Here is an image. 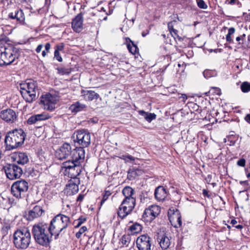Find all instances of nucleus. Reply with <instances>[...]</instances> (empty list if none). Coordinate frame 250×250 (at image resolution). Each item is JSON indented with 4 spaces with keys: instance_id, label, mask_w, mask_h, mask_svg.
Wrapping results in <instances>:
<instances>
[{
    "instance_id": "f257e3e1",
    "label": "nucleus",
    "mask_w": 250,
    "mask_h": 250,
    "mask_svg": "<svg viewBox=\"0 0 250 250\" xmlns=\"http://www.w3.org/2000/svg\"><path fill=\"white\" fill-rule=\"evenodd\" d=\"M85 158V151L82 149L75 151L72 160H66L61 166V172L65 176L75 179L80 174L83 169L82 163Z\"/></svg>"
},
{
    "instance_id": "f03ea898",
    "label": "nucleus",
    "mask_w": 250,
    "mask_h": 250,
    "mask_svg": "<svg viewBox=\"0 0 250 250\" xmlns=\"http://www.w3.org/2000/svg\"><path fill=\"white\" fill-rule=\"evenodd\" d=\"M47 225L45 223H39L35 224L32 228V233L35 242L38 244L47 247L49 245L52 236L46 231Z\"/></svg>"
},
{
    "instance_id": "7ed1b4c3",
    "label": "nucleus",
    "mask_w": 250,
    "mask_h": 250,
    "mask_svg": "<svg viewBox=\"0 0 250 250\" xmlns=\"http://www.w3.org/2000/svg\"><path fill=\"white\" fill-rule=\"evenodd\" d=\"M70 224L69 218L64 215L59 214L57 215L51 221L48 231L52 236H55V239H57L60 233L65 229Z\"/></svg>"
},
{
    "instance_id": "20e7f679",
    "label": "nucleus",
    "mask_w": 250,
    "mask_h": 250,
    "mask_svg": "<svg viewBox=\"0 0 250 250\" xmlns=\"http://www.w3.org/2000/svg\"><path fill=\"white\" fill-rule=\"evenodd\" d=\"M25 138V133L21 129H16L9 132L4 140L6 149L11 150L18 148L23 144Z\"/></svg>"
},
{
    "instance_id": "39448f33",
    "label": "nucleus",
    "mask_w": 250,
    "mask_h": 250,
    "mask_svg": "<svg viewBox=\"0 0 250 250\" xmlns=\"http://www.w3.org/2000/svg\"><path fill=\"white\" fill-rule=\"evenodd\" d=\"M31 242L29 228H24L16 231L14 234V243L18 249H26Z\"/></svg>"
},
{
    "instance_id": "423d86ee",
    "label": "nucleus",
    "mask_w": 250,
    "mask_h": 250,
    "mask_svg": "<svg viewBox=\"0 0 250 250\" xmlns=\"http://www.w3.org/2000/svg\"><path fill=\"white\" fill-rule=\"evenodd\" d=\"M82 149L84 150L82 147H77L72 149L71 146L68 143H64L55 153L56 157L61 160L67 159V160H72L73 154L75 151L78 152Z\"/></svg>"
},
{
    "instance_id": "0eeeda50",
    "label": "nucleus",
    "mask_w": 250,
    "mask_h": 250,
    "mask_svg": "<svg viewBox=\"0 0 250 250\" xmlns=\"http://www.w3.org/2000/svg\"><path fill=\"white\" fill-rule=\"evenodd\" d=\"M135 205V198L124 199L118 209V216L122 219L125 218L132 211Z\"/></svg>"
},
{
    "instance_id": "6e6552de",
    "label": "nucleus",
    "mask_w": 250,
    "mask_h": 250,
    "mask_svg": "<svg viewBox=\"0 0 250 250\" xmlns=\"http://www.w3.org/2000/svg\"><path fill=\"white\" fill-rule=\"evenodd\" d=\"M6 177L10 180L20 178L22 174V168L16 164H6L3 167Z\"/></svg>"
},
{
    "instance_id": "1a4fd4ad",
    "label": "nucleus",
    "mask_w": 250,
    "mask_h": 250,
    "mask_svg": "<svg viewBox=\"0 0 250 250\" xmlns=\"http://www.w3.org/2000/svg\"><path fill=\"white\" fill-rule=\"evenodd\" d=\"M28 183L25 180L15 182L11 186V193L17 198H20L21 193L25 192L28 189Z\"/></svg>"
},
{
    "instance_id": "9d476101",
    "label": "nucleus",
    "mask_w": 250,
    "mask_h": 250,
    "mask_svg": "<svg viewBox=\"0 0 250 250\" xmlns=\"http://www.w3.org/2000/svg\"><path fill=\"white\" fill-rule=\"evenodd\" d=\"M157 239L161 248L167 250L169 248L171 244L170 236L169 233L166 231L163 228L160 229L157 233Z\"/></svg>"
},
{
    "instance_id": "9b49d317",
    "label": "nucleus",
    "mask_w": 250,
    "mask_h": 250,
    "mask_svg": "<svg viewBox=\"0 0 250 250\" xmlns=\"http://www.w3.org/2000/svg\"><path fill=\"white\" fill-rule=\"evenodd\" d=\"M76 136L75 142L81 146L80 147H87L90 144L91 137L89 132L85 130H78L75 133Z\"/></svg>"
},
{
    "instance_id": "f8f14e48",
    "label": "nucleus",
    "mask_w": 250,
    "mask_h": 250,
    "mask_svg": "<svg viewBox=\"0 0 250 250\" xmlns=\"http://www.w3.org/2000/svg\"><path fill=\"white\" fill-rule=\"evenodd\" d=\"M59 100L58 96L48 93L42 96L41 103L44 105L45 109L53 111L55 109L56 104Z\"/></svg>"
},
{
    "instance_id": "ddd939ff",
    "label": "nucleus",
    "mask_w": 250,
    "mask_h": 250,
    "mask_svg": "<svg viewBox=\"0 0 250 250\" xmlns=\"http://www.w3.org/2000/svg\"><path fill=\"white\" fill-rule=\"evenodd\" d=\"M161 212V208L157 205H151L146 208L142 217L146 222H150L153 221Z\"/></svg>"
},
{
    "instance_id": "4468645a",
    "label": "nucleus",
    "mask_w": 250,
    "mask_h": 250,
    "mask_svg": "<svg viewBox=\"0 0 250 250\" xmlns=\"http://www.w3.org/2000/svg\"><path fill=\"white\" fill-rule=\"evenodd\" d=\"M138 250H151V238L147 235H142L136 240Z\"/></svg>"
},
{
    "instance_id": "2eb2a0df",
    "label": "nucleus",
    "mask_w": 250,
    "mask_h": 250,
    "mask_svg": "<svg viewBox=\"0 0 250 250\" xmlns=\"http://www.w3.org/2000/svg\"><path fill=\"white\" fill-rule=\"evenodd\" d=\"M1 119L9 123H14L17 119V116L16 112L12 109H6L0 112Z\"/></svg>"
},
{
    "instance_id": "dca6fc26",
    "label": "nucleus",
    "mask_w": 250,
    "mask_h": 250,
    "mask_svg": "<svg viewBox=\"0 0 250 250\" xmlns=\"http://www.w3.org/2000/svg\"><path fill=\"white\" fill-rule=\"evenodd\" d=\"M65 190V193L68 195L76 194L79 191L78 185L80 183L79 179L75 178L70 180Z\"/></svg>"
},
{
    "instance_id": "f3484780",
    "label": "nucleus",
    "mask_w": 250,
    "mask_h": 250,
    "mask_svg": "<svg viewBox=\"0 0 250 250\" xmlns=\"http://www.w3.org/2000/svg\"><path fill=\"white\" fill-rule=\"evenodd\" d=\"M30 83L26 82L21 84V93L24 99L29 103L31 102V93Z\"/></svg>"
},
{
    "instance_id": "a211bd4d",
    "label": "nucleus",
    "mask_w": 250,
    "mask_h": 250,
    "mask_svg": "<svg viewBox=\"0 0 250 250\" xmlns=\"http://www.w3.org/2000/svg\"><path fill=\"white\" fill-rule=\"evenodd\" d=\"M83 18L81 13L79 14L72 21V27L76 32H80L83 29Z\"/></svg>"
},
{
    "instance_id": "6ab92c4d",
    "label": "nucleus",
    "mask_w": 250,
    "mask_h": 250,
    "mask_svg": "<svg viewBox=\"0 0 250 250\" xmlns=\"http://www.w3.org/2000/svg\"><path fill=\"white\" fill-rule=\"evenodd\" d=\"M81 93V97L86 101H91L99 97L98 93L92 90H83Z\"/></svg>"
},
{
    "instance_id": "aec40b11",
    "label": "nucleus",
    "mask_w": 250,
    "mask_h": 250,
    "mask_svg": "<svg viewBox=\"0 0 250 250\" xmlns=\"http://www.w3.org/2000/svg\"><path fill=\"white\" fill-rule=\"evenodd\" d=\"M167 196L166 189L161 186L157 187L155 190V197L157 200L163 201Z\"/></svg>"
},
{
    "instance_id": "412c9836",
    "label": "nucleus",
    "mask_w": 250,
    "mask_h": 250,
    "mask_svg": "<svg viewBox=\"0 0 250 250\" xmlns=\"http://www.w3.org/2000/svg\"><path fill=\"white\" fill-rule=\"evenodd\" d=\"M169 219L171 223L172 222H173V223H177L174 224V227L179 228L181 226L182 223L181 216L180 212L177 209L173 212L172 215L169 217Z\"/></svg>"
},
{
    "instance_id": "4be33fe9",
    "label": "nucleus",
    "mask_w": 250,
    "mask_h": 250,
    "mask_svg": "<svg viewBox=\"0 0 250 250\" xmlns=\"http://www.w3.org/2000/svg\"><path fill=\"white\" fill-rule=\"evenodd\" d=\"M127 42V47L129 51L132 54L135 55L138 52L139 49L137 45L130 40L129 38L126 39Z\"/></svg>"
},
{
    "instance_id": "5701e85b",
    "label": "nucleus",
    "mask_w": 250,
    "mask_h": 250,
    "mask_svg": "<svg viewBox=\"0 0 250 250\" xmlns=\"http://www.w3.org/2000/svg\"><path fill=\"white\" fill-rule=\"evenodd\" d=\"M138 112L140 115L143 116L145 120L149 123L154 120L156 117V115L154 113L147 112L144 110H139Z\"/></svg>"
},
{
    "instance_id": "b1692460",
    "label": "nucleus",
    "mask_w": 250,
    "mask_h": 250,
    "mask_svg": "<svg viewBox=\"0 0 250 250\" xmlns=\"http://www.w3.org/2000/svg\"><path fill=\"white\" fill-rule=\"evenodd\" d=\"M17 162L19 164L24 165L27 163L29 159L27 154L25 153H19L16 158Z\"/></svg>"
},
{
    "instance_id": "393cba45",
    "label": "nucleus",
    "mask_w": 250,
    "mask_h": 250,
    "mask_svg": "<svg viewBox=\"0 0 250 250\" xmlns=\"http://www.w3.org/2000/svg\"><path fill=\"white\" fill-rule=\"evenodd\" d=\"M86 107L85 104H82L80 103L79 102H77L73 104H72L70 106V109L72 112H78L83 109H84Z\"/></svg>"
},
{
    "instance_id": "a878e982",
    "label": "nucleus",
    "mask_w": 250,
    "mask_h": 250,
    "mask_svg": "<svg viewBox=\"0 0 250 250\" xmlns=\"http://www.w3.org/2000/svg\"><path fill=\"white\" fill-rule=\"evenodd\" d=\"M122 193L125 196V199L134 198L133 196L134 191L132 188L130 187H125L124 188Z\"/></svg>"
},
{
    "instance_id": "bb28decb",
    "label": "nucleus",
    "mask_w": 250,
    "mask_h": 250,
    "mask_svg": "<svg viewBox=\"0 0 250 250\" xmlns=\"http://www.w3.org/2000/svg\"><path fill=\"white\" fill-rule=\"evenodd\" d=\"M50 117V116L48 114L45 113L32 116V124L38 121L47 120Z\"/></svg>"
},
{
    "instance_id": "cd10ccee",
    "label": "nucleus",
    "mask_w": 250,
    "mask_h": 250,
    "mask_svg": "<svg viewBox=\"0 0 250 250\" xmlns=\"http://www.w3.org/2000/svg\"><path fill=\"white\" fill-rule=\"evenodd\" d=\"M142 229V226L137 223H135V224L132 225L129 227V230L131 231V233L135 234L137 233L140 232Z\"/></svg>"
},
{
    "instance_id": "c85d7f7f",
    "label": "nucleus",
    "mask_w": 250,
    "mask_h": 250,
    "mask_svg": "<svg viewBox=\"0 0 250 250\" xmlns=\"http://www.w3.org/2000/svg\"><path fill=\"white\" fill-rule=\"evenodd\" d=\"M42 213V209L40 206H36L32 209V218L40 216Z\"/></svg>"
},
{
    "instance_id": "c756f323",
    "label": "nucleus",
    "mask_w": 250,
    "mask_h": 250,
    "mask_svg": "<svg viewBox=\"0 0 250 250\" xmlns=\"http://www.w3.org/2000/svg\"><path fill=\"white\" fill-rule=\"evenodd\" d=\"M235 29L233 27H231L229 29L228 33L226 35V40L229 43H234L231 36L234 33Z\"/></svg>"
},
{
    "instance_id": "7c9ffc66",
    "label": "nucleus",
    "mask_w": 250,
    "mask_h": 250,
    "mask_svg": "<svg viewBox=\"0 0 250 250\" xmlns=\"http://www.w3.org/2000/svg\"><path fill=\"white\" fill-rule=\"evenodd\" d=\"M32 85L34 86V87L32 88L33 89L32 90V100H33L34 98H35L36 97V92L38 93L37 97L39 96V93H40V91L41 89L38 87L36 82H33V83H32Z\"/></svg>"
},
{
    "instance_id": "2f4dec72",
    "label": "nucleus",
    "mask_w": 250,
    "mask_h": 250,
    "mask_svg": "<svg viewBox=\"0 0 250 250\" xmlns=\"http://www.w3.org/2000/svg\"><path fill=\"white\" fill-rule=\"evenodd\" d=\"M143 171L140 169H133L130 172H129L128 177L131 176L133 178H135L137 176L140 175L142 174Z\"/></svg>"
},
{
    "instance_id": "473e14b6",
    "label": "nucleus",
    "mask_w": 250,
    "mask_h": 250,
    "mask_svg": "<svg viewBox=\"0 0 250 250\" xmlns=\"http://www.w3.org/2000/svg\"><path fill=\"white\" fill-rule=\"evenodd\" d=\"M86 221V218L81 216L77 220L74 221V223L76 224L75 228H78L80 227L83 223Z\"/></svg>"
},
{
    "instance_id": "72a5a7b5",
    "label": "nucleus",
    "mask_w": 250,
    "mask_h": 250,
    "mask_svg": "<svg viewBox=\"0 0 250 250\" xmlns=\"http://www.w3.org/2000/svg\"><path fill=\"white\" fill-rule=\"evenodd\" d=\"M241 89L242 92L244 93H246L250 91V83L247 82L243 83L241 85Z\"/></svg>"
},
{
    "instance_id": "f704fd0d",
    "label": "nucleus",
    "mask_w": 250,
    "mask_h": 250,
    "mask_svg": "<svg viewBox=\"0 0 250 250\" xmlns=\"http://www.w3.org/2000/svg\"><path fill=\"white\" fill-rule=\"evenodd\" d=\"M203 75L205 78H208L215 76L216 72L214 71L207 69L203 72Z\"/></svg>"
},
{
    "instance_id": "c9c22d12",
    "label": "nucleus",
    "mask_w": 250,
    "mask_h": 250,
    "mask_svg": "<svg viewBox=\"0 0 250 250\" xmlns=\"http://www.w3.org/2000/svg\"><path fill=\"white\" fill-rule=\"evenodd\" d=\"M14 16L15 19H16L18 21L20 22H21L23 20L22 11H15L14 13Z\"/></svg>"
},
{
    "instance_id": "e433bc0d",
    "label": "nucleus",
    "mask_w": 250,
    "mask_h": 250,
    "mask_svg": "<svg viewBox=\"0 0 250 250\" xmlns=\"http://www.w3.org/2000/svg\"><path fill=\"white\" fill-rule=\"evenodd\" d=\"M58 73L61 75H68L71 72V69L70 68H58Z\"/></svg>"
},
{
    "instance_id": "4c0bfd02",
    "label": "nucleus",
    "mask_w": 250,
    "mask_h": 250,
    "mask_svg": "<svg viewBox=\"0 0 250 250\" xmlns=\"http://www.w3.org/2000/svg\"><path fill=\"white\" fill-rule=\"evenodd\" d=\"M122 243L123 245L127 246L130 241V237L128 235H124L121 239Z\"/></svg>"
},
{
    "instance_id": "58836bf2",
    "label": "nucleus",
    "mask_w": 250,
    "mask_h": 250,
    "mask_svg": "<svg viewBox=\"0 0 250 250\" xmlns=\"http://www.w3.org/2000/svg\"><path fill=\"white\" fill-rule=\"evenodd\" d=\"M45 49L42 51V55L44 57L46 56L47 53L49 52V50L51 48V44L49 42H47L45 44L44 46Z\"/></svg>"
},
{
    "instance_id": "ea45409f",
    "label": "nucleus",
    "mask_w": 250,
    "mask_h": 250,
    "mask_svg": "<svg viewBox=\"0 0 250 250\" xmlns=\"http://www.w3.org/2000/svg\"><path fill=\"white\" fill-rule=\"evenodd\" d=\"M111 193L110 191L105 190L104 194L103 195L102 200L101 201V205H102L107 200L108 197L110 196Z\"/></svg>"
},
{
    "instance_id": "a19ab883",
    "label": "nucleus",
    "mask_w": 250,
    "mask_h": 250,
    "mask_svg": "<svg viewBox=\"0 0 250 250\" xmlns=\"http://www.w3.org/2000/svg\"><path fill=\"white\" fill-rule=\"evenodd\" d=\"M87 228L85 226H83L81 227L79 229V231L76 233L75 236L76 238L79 239L81 237L82 234L84 232H85L87 230Z\"/></svg>"
},
{
    "instance_id": "79ce46f5",
    "label": "nucleus",
    "mask_w": 250,
    "mask_h": 250,
    "mask_svg": "<svg viewBox=\"0 0 250 250\" xmlns=\"http://www.w3.org/2000/svg\"><path fill=\"white\" fill-rule=\"evenodd\" d=\"M10 229V226L8 224H5L1 228V232L5 236L8 234V230Z\"/></svg>"
},
{
    "instance_id": "37998d69",
    "label": "nucleus",
    "mask_w": 250,
    "mask_h": 250,
    "mask_svg": "<svg viewBox=\"0 0 250 250\" xmlns=\"http://www.w3.org/2000/svg\"><path fill=\"white\" fill-rule=\"evenodd\" d=\"M232 137H228L224 139V143H227V145L230 146H234L235 144V141L231 139Z\"/></svg>"
},
{
    "instance_id": "c03bdc74",
    "label": "nucleus",
    "mask_w": 250,
    "mask_h": 250,
    "mask_svg": "<svg viewBox=\"0 0 250 250\" xmlns=\"http://www.w3.org/2000/svg\"><path fill=\"white\" fill-rule=\"evenodd\" d=\"M198 6L202 9H206L208 8L207 5L203 0H196Z\"/></svg>"
},
{
    "instance_id": "a18cd8bd",
    "label": "nucleus",
    "mask_w": 250,
    "mask_h": 250,
    "mask_svg": "<svg viewBox=\"0 0 250 250\" xmlns=\"http://www.w3.org/2000/svg\"><path fill=\"white\" fill-rule=\"evenodd\" d=\"M226 2L231 5L236 4L239 7L242 6L241 3L238 0H227Z\"/></svg>"
},
{
    "instance_id": "49530a36",
    "label": "nucleus",
    "mask_w": 250,
    "mask_h": 250,
    "mask_svg": "<svg viewBox=\"0 0 250 250\" xmlns=\"http://www.w3.org/2000/svg\"><path fill=\"white\" fill-rule=\"evenodd\" d=\"M54 59H55L56 61L60 62L62 61V58L60 54V52L57 51V50H55Z\"/></svg>"
},
{
    "instance_id": "de8ad7c7",
    "label": "nucleus",
    "mask_w": 250,
    "mask_h": 250,
    "mask_svg": "<svg viewBox=\"0 0 250 250\" xmlns=\"http://www.w3.org/2000/svg\"><path fill=\"white\" fill-rule=\"evenodd\" d=\"M64 44L63 43H61L56 45L55 46V50H57V51L60 52L62 51L64 49Z\"/></svg>"
},
{
    "instance_id": "09e8293b",
    "label": "nucleus",
    "mask_w": 250,
    "mask_h": 250,
    "mask_svg": "<svg viewBox=\"0 0 250 250\" xmlns=\"http://www.w3.org/2000/svg\"><path fill=\"white\" fill-rule=\"evenodd\" d=\"M168 30L171 34V35H172V36L175 39V37L174 36V35L173 34V32L172 31L175 30V29H174L173 27V25L170 22H169L168 23Z\"/></svg>"
},
{
    "instance_id": "8fccbe9b",
    "label": "nucleus",
    "mask_w": 250,
    "mask_h": 250,
    "mask_svg": "<svg viewBox=\"0 0 250 250\" xmlns=\"http://www.w3.org/2000/svg\"><path fill=\"white\" fill-rule=\"evenodd\" d=\"M237 165L240 167H244L246 164V161L244 159H241L237 162Z\"/></svg>"
},
{
    "instance_id": "3c124183",
    "label": "nucleus",
    "mask_w": 250,
    "mask_h": 250,
    "mask_svg": "<svg viewBox=\"0 0 250 250\" xmlns=\"http://www.w3.org/2000/svg\"><path fill=\"white\" fill-rule=\"evenodd\" d=\"M31 217V210L28 211V214L24 215L23 218L27 221L30 220Z\"/></svg>"
},
{
    "instance_id": "603ef678",
    "label": "nucleus",
    "mask_w": 250,
    "mask_h": 250,
    "mask_svg": "<svg viewBox=\"0 0 250 250\" xmlns=\"http://www.w3.org/2000/svg\"><path fill=\"white\" fill-rule=\"evenodd\" d=\"M243 17L246 21H250V14L249 13H244Z\"/></svg>"
},
{
    "instance_id": "864d4df0",
    "label": "nucleus",
    "mask_w": 250,
    "mask_h": 250,
    "mask_svg": "<svg viewBox=\"0 0 250 250\" xmlns=\"http://www.w3.org/2000/svg\"><path fill=\"white\" fill-rule=\"evenodd\" d=\"M122 157L123 159H125V158H127L130 161H134L135 160L134 157L130 155H123Z\"/></svg>"
},
{
    "instance_id": "5fc2aeb1",
    "label": "nucleus",
    "mask_w": 250,
    "mask_h": 250,
    "mask_svg": "<svg viewBox=\"0 0 250 250\" xmlns=\"http://www.w3.org/2000/svg\"><path fill=\"white\" fill-rule=\"evenodd\" d=\"M179 99H181L182 101L183 102H185L188 99V97L186 94H181L180 97H179Z\"/></svg>"
},
{
    "instance_id": "6e6d98bb",
    "label": "nucleus",
    "mask_w": 250,
    "mask_h": 250,
    "mask_svg": "<svg viewBox=\"0 0 250 250\" xmlns=\"http://www.w3.org/2000/svg\"><path fill=\"white\" fill-rule=\"evenodd\" d=\"M83 198H84V195L82 194H80L79 195V196L77 197V202H81L83 199Z\"/></svg>"
},
{
    "instance_id": "4d7b16f0",
    "label": "nucleus",
    "mask_w": 250,
    "mask_h": 250,
    "mask_svg": "<svg viewBox=\"0 0 250 250\" xmlns=\"http://www.w3.org/2000/svg\"><path fill=\"white\" fill-rule=\"evenodd\" d=\"M42 44H40V45H39L37 46V48H36V52H37V53H40V52L41 51V50H42Z\"/></svg>"
},
{
    "instance_id": "13d9d810",
    "label": "nucleus",
    "mask_w": 250,
    "mask_h": 250,
    "mask_svg": "<svg viewBox=\"0 0 250 250\" xmlns=\"http://www.w3.org/2000/svg\"><path fill=\"white\" fill-rule=\"evenodd\" d=\"M7 37L4 35H1L0 36V41L6 42Z\"/></svg>"
},
{
    "instance_id": "bf43d9fd",
    "label": "nucleus",
    "mask_w": 250,
    "mask_h": 250,
    "mask_svg": "<svg viewBox=\"0 0 250 250\" xmlns=\"http://www.w3.org/2000/svg\"><path fill=\"white\" fill-rule=\"evenodd\" d=\"M173 32V34L174 35V36L175 37V39L176 38H178L179 40L181 39V38L178 36V35L177 34V30H175L173 31H172Z\"/></svg>"
},
{
    "instance_id": "052dcab7",
    "label": "nucleus",
    "mask_w": 250,
    "mask_h": 250,
    "mask_svg": "<svg viewBox=\"0 0 250 250\" xmlns=\"http://www.w3.org/2000/svg\"><path fill=\"white\" fill-rule=\"evenodd\" d=\"M236 41L238 42V44H241L242 43V42H241V41H243L242 38L240 37V36H238L236 38Z\"/></svg>"
},
{
    "instance_id": "680f3d73",
    "label": "nucleus",
    "mask_w": 250,
    "mask_h": 250,
    "mask_svg": "<svg viewBox=\"0 0 250 250\" xmlns=\"http://www.w3.org/2000/svg\"><path fill=\"white\" fill-rule=\"evenodd\" d=\"M213 89L215 90V93L217 95H220L221 91L219 88L215 87V88H213Z\"/></svg>"
},
{
    "instance_id": "e2e57ef3",
    "label": "nucleus",
    "mask_w": 250,
    "mask_h": 250,
    "mask_svg": "<svg viewBox=\"0 0 250 250\" xmlns=\"http://www.w3.org/2000/svg\"><path fill=\"white\" fill-rule=\"evenodd\" d=\"M245 119L247 122L250 123V114L247 115Z\"/></svg>"
},
{
    "instance_id": "0e129e2a",
    "label": "nucleus",
    "mask_w": 250,
    "mask_h": 250,
    "mask_svg": "<svg viewBox=\"0 0 250 250\" xmlns=\"http://www.w3.org/2000/svg\"><path fill=\"white\" fill-rule=\"evenodd\" d=\"M6 54H7V53H6V52L2 53H1V59H2V61H3V62H4V63H5L6 62H5V61H4V60H3V58H4V57H6Z\"/></svg>"
},
{
    "instance_id": "69168bd1",
    "label": "nucleus",
    "mask_w": 250,
    "mask_h": 250,
    "mask_svg": "<svg viewBox=\"0 0 250 250\" xmlns=\"http://www.w3.org/2000/svg\"><path fill=\"white\" fill-rule=\"evenodd\" d=\"M9 17L12 19H15L14 13H10L9 14Z\"/></svg>"
},
{
    "instance_id": "338daca9",
    "label": "nucleus",
    "mask_w": 250,
    "mask_h": 250,
    "mask_svg": "<svg viewBox=\"0 0 250 250\" xmlns=\"http://www.w3.org/2000/svg\"><path fill=\"white\" fill-rule=\"evenodd\" d=\"M234 227L237 229H242L243 228V226L241 225H238L234 226Z\"/></svg>"
},
{
    "instance_id": "774afa93",
    "label": "nucleus",
    "mask_w": 250,
    "mask_h": 250,
    "mask_svg": "<svg viewBox=\"0 0 250 250\" xmlns=\"http://www.w3.org/2000/svg\"><path fill=\"white\" fill-rule=\"evenodd\" d=\"M237 221L234 220V219H232L231 221V224L233 225H234L235 224H237Z\"/></svg>"
}]
</instances>
